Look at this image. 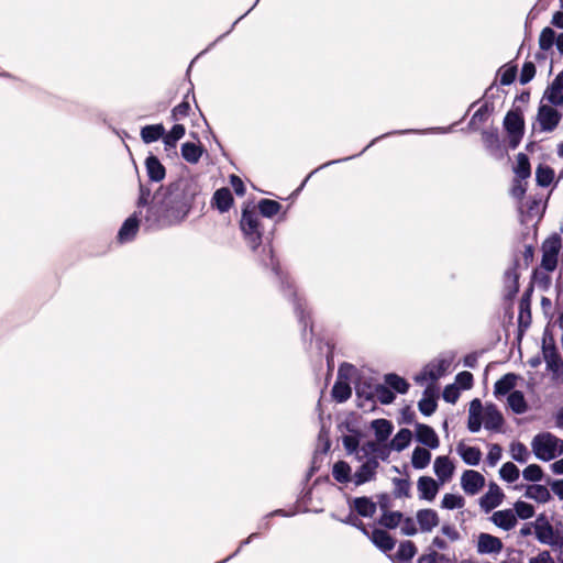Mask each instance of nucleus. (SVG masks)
<instances>
[{"instance_id":"f257e3e1","label":"nucleus","mask_w":563,"mask_h":563,"mask_svg":"<svg viewBox=\"0 0 563 563\" xmlns=\"http://www.w3.org/2000/svg\"><path fill=\"white\" fill-rule=\"evenodd\" d=\"M197 192V185L192 180L179 178L166 187H161L153 195L146 211H140V216L148 229L178 225L188 217Z\"/></svg>"},{"instance_id":"f03ea898","label":"nucleus","mask_w":563,"mask_h":563,"mask_svg":"<svg viewBox=\"0 0 563 563\" xmlns=\"http://www.w3.org/2000/svg\"><path fill=\"white\" fill-rule=\"evenodd\" d=\"M531 448L538 460L549 462L563 454V440L551 432H541L533 437Z\"/></svg>"},{"instance_id":"7ed1b4c3","label":"nucleus","mask_w":563,"mask_h":563,"mask_svg":"<svg viewBox=\"0 0 563 563\" xmlns=\"http://www.w3.org/2000/svg\"><path fill=\"white\" fill-rule=\"evenodd\" d=\"M247 245L256 251L263 243V228L260 214L254 209H244L240 221Z\"/></svg>"},{"instance_id":"20e7f679","label":"nucleus","mask_w":563,"mask_h":563,"mask_svg":"<svg viewBox=\"0 0 563 563\" xmlns=\"http://www.w3.org/2000/svg\"><path fill=\"white\" fill-rule=\"evenodd\" d=\"M561 250L562 238L560 234L553 233L547 238L541 245V268L548 273L555 271Z\"/></svg>"},{"instance_id":"39448f33","label":"nucleus","mask_w":563,"mask_h":563,"mask_svg":"<svg viewBox=\"0 0 563 563\" xmlns=\"http://www.w3.org/2000/svg\"><path fill=\"white\" fill-rule=\"evenodd\" d=\"M537 540L550 547H556L561 542V534L555 531L552 523L544 514H540L532 522Z\"/></svg>"},{"instance_id":"423d86ee","label":"nucleus","mask_w":563,"mask_h":563,"mask_svg":"<svg viewBox=\"0 0 563 563\" xmlns=\"http://www.w3.org/2000/svg\"><path fill=\"white\" fill-rule=\"evenodd\" d=\"M504 126L509 135V146L515 150L523 136L525 121L522 114L517 111H509L504 119Z\"/></svg>"},{"instance_id":"0eeeda50","label":"nucleus","mask_w":563,"mask_h":563,"mask_svg":"<svg viewBox=\"0 0 563 563\" xmlns=\"http://www.w3.org/2000/svg\"><path fill=\"white\" fill-rule=\"evenodd\" d=\"M451 365V361L445 358H438L427 364L422 372L416 375L415 380L419 385H423L426 382L434 383L441 378Z\"/></svg>"},{"instance_id":"6e6552de","label":"nucleus","mask_w":563,"mask_h":563,"mask_svg":"<svg viewBox=\"0 0 563 563\" xmlns=\"http://www.w3.org/2000/svg\"><path fill=\"white\" fill-rule=\"evenodd\" d=\"M562 114L552 106L541 103L538 109L537 122L542 132H552L560 123Z\"/></svg>"},{"instance_id":"1a4fd4ad","label":"nucleus","mask_w":563,"mask_h":563,"mask_svg":"<svg viewBox=\"0 0 563 563\" xmlns=\"http://www.w3.org/2000/svg\"><path fill=\"white\" fill-rule=\"evenodd\" d=\"M362 465L355 471L352 479L356 486L363 485L367 482L375 479L377 468L379 466L378 460L373 456L362 461Z\"/></svg>"},{"instance_id":"9d476101","label":"nucleus","mask_w":563,"mask_h":563,"mask_svg":"<svg viewBox=\"0 0 563 563\" xmlns=\"http://www.w3.org/2000/svg\"><path fill=\"white\" fill-rule=\"evenodd\" d=\"M461 486L465 494L474 496L485 486V477L477 471L466 470L461 476Z\"/></svg>"},{"instance_id":"9b49d317","label":"nucleus","mask_w":563,"mask_h":563,"mask_svg":"<svg viewBox=\"0 0 563 563\" xmlns=\"http://www.w3.org/2000/svg\"><path fill=\"white\" fill-rule=\"evenodd\" d=\"M503 548V541L498 537L485 532L477 537L476 551L478 554H499Z\"/></svg>"},{"instance_id":"f8f14e48","label":"nucleus","mask_w":563,"mask_h":563,"mask_svg":"<svg viewBox=\"0 0 563 563\" xmlns=\"http://www.w3.org/2000/svg\"><path fill=\"white\" fill-rule=\"evenodd\" d=\"M504 497L505 495L501 488L496 483L492 482L488 485L487 493L479 499L481 508L485 512H489L503 503Z\"/></svg>"},{"instance_id":"ddd939ff","label":"nucleus","mask_w":563,"mask_h":563,"mask_svg":"<svg viewBox=\"0 0 563 563\" xmlns=\"http://www.w3.org/2000/svg\"><path fill=\"white\" fill-rule=\"evenodd\" d=\"M357 395L358 396H365L366 399H376L380 404L388 405L391 404L395 400V394L391 391V389L385 384H378L373 387L371 391L365 394L363 390L357 388Z\"/></svg>"},{"instance_id":"4468645a","label":"nucleus","mask_w":563,"mask_h":563,"mask_svg":"<svg viewBox=\"0 0 563 563\" xmlns=\"http://www.w3.org/2000/svg\"><path fill=\"white\" fill-rule=\"evenodd\" d=\"M417 489L420 499L432 501L440 489V484L430 476H421L418 479Z\"/></svg>"},{"instance_id":"2eb2a0df","label":"nucleus","mask_w":563,"mask_h":563,"mask_svg":"<svg viewBox=\"0 0 563 563\" xmlns=\"http://www.w3.org/2000/svg\"><path fill=\"white\" fill-rule=\"evenodd\" d=\"M139 218L136 212L130 216L121 225L118 232V241L123 244L134 240L139 231Z\"/></svg>"},{"instance_id":"dca6fc26","label":"nucleus","mask_w":563,"mask_h":563,"mask_svg":"<svg viewBox=\"0 0 563 563\" xmlns=\"http://www.w3.org/2000/svg\"><path fill=\"white\" fill-rule=\"evenodd\" d=\"M482 415H483L484 427L487 430H493V431L500 430V428L504 423V418L495 405H487L485 408L483 407Z\"/></svg>"},{"instance_id":"f3484780","label":"nucleus","mask_w":563,"mask_h":563,"mask_svg":"<svg viewBox=\"0 0 563 563\" xmlns=\"http://www.w3.org/2000/svg\"><path fill=\"white\" fill-rule=\"evenodd\" d=\"M433 470L440 483L444 484L452 478L455 466L448 456H438Z\"/></svg>"},{"instance_id":"a211bd4d","label":"nucleus","mask_w":563,"mask_h":563,"mask_svg":"<svg viewBox=\"0 0 563 563\" xmlns=\"http://www.w3.org/2000/svg\"><path fill=\"white\" fill-rule=\"evenodd\" d=\"M492 522L498 528L509 531L517 526V517L512 509L495 511L490 517Z\"/></svg>"},{"instance_id":"6ab92c4d","label":"nucleus","mask_w":563,"mask_h":563,"mask_svg":"<svg viewBox=\"0 0 563 563\" xmlns=\"http://www.w3.org/2000/svg\"><path fill=\"white\" fill-rule=\"evenodd\" d=\"M416 438L420 443L429 446L430 449H437L440 445L439 437L435 431L423 423L416 424Z\"/></svg>"},{"instance_id":"aec40b11","label":"nucleus","mask_w":563,"mask_h":563,"mask_svg":"<svg viewBox=\"0 0 563 563\" xmlns=\"http://www.w3.org/2000/svg\"><path fill=\"white\" fill-rule=\"evenodd\" d=\"M345 369H352V366L344 365V366L340 367L339 379L336 380V383L334 384V386L332 388V396L339 402L346 401L351 397V394H352V389H351L349 383L342 380L343 372Z\"/></svg>"},{"instance_id":"412c9836","label":"nucleus","mask_w":563,"mask_h":563,"mask_svg":"<svg viewBox=\"0 0 563 563\" xmlns=\"http://www.w3.org/2000/svg\"><path fill=\"white\" fill-rule=\"evenodd\" d=\"M483 405L479 399H473L470 404L467 428L471 432H478L483 422Z\"/></svg>"},{"instance_id":"4be33fe9","label":"nucleus","mask_w":563,"mask_h":563,"mask_svg":"<svg viewBox=\"0 0 563 563\" xmlns=\"http://www.w3.org/2000/svg\"><path fill=\"white\" fill-rule=\"evenodd\" d=\"M416 518L422 532H430L440 522L438 512L429 508L419 510Z\"/></svg>"},{"instance_id":"5701e85b","label":"nucleus","mask_w":563,"mask_h":563,"mask_svg":"<svg viewBox=\"0 0 563 563\" xmlns=\"http://www.w3.org/2000/svg\"><path fill=\"white\" fill-rule=\"evenodd\" d=\"M350 507L357 512V515L372 518L377 509L376 504L368 497H356L352 499Z\"/></svg>"},{"instance_id":"b1692460","label":"nucleus","mask_w":563,"mask_h":563,"mask_svg":"<svg viewBox=\"0 0 563 563\" xmlns=\"http://www.w3.org/2000/svg\"><path fill=\"white\" fill-rule=\"evenodd\" d=\"M373 456H375L377 460L378 457L384 460L387 456L385 454V451L379 448V443L377 441H368L363 445L358 446V450H356V460L358 462H362Z\"/></svg>"},{"instance_id":"393cba45","label":"nucleus","mask_w":563,"mask_h":563,"mask_svg":"<svg viewBox=\"0 0 563 563\" xmlns=\"http://www.w3.org/2000/svg\"><path fill=\"white\" fill-rule=\"evenodd\" d=\"M543 357L549 371L559 374L563 372V360L554 346L543 345Z\"/></svg>"},{"instance_id":"a878e982","label":"nucleus","mask_w":563,"mask_h":563,"mask_svg":"<svg viewBox=\"0 0 563 563\" xmlns=\"http://www.w3.org/2000/svg\"><path fill=\"white\" fill-rule=\"evenodd\" d=\"M420 412L424 416H431L437 409L435 389L429 385L423 393L422 399L418 402Z\"/></svg>"},{"instance_id":"bb28decb","label":"nucleus","mask_w":563,"mask_h":563,"mask_svg":"<svg viewBox=\"0 0 563 563\" xmlns=\"http://www.w3.org/2000/svg\"><path fill=\"white\" fill-rule=\"evenodd\" d=\"M145 167L148 178L152 181H161L165 178V167L156 156L150 155L145 161Z\"/></svg>"},{"instance_id":"cd10ccee","label":"nucleus","mask_w":563,"mask_h":563,"mask_svg":"<svg viewBox=\"0 0 563 563\" xmlns=\"http://www.w3.org/2000/svg\"><path fill=\"white\" fill-rule=\"evenodd\" d=\"M367 537L384 552L390 551L395 547V540L384 530L375 529Z\"/></svg>"},{"instance_id":"c85d7f7f","label":"nucleus","mask_w":563,"mask_h":563,"mask_svg":"<svg viewBox=\"0 0 563 563\" xmlns=\"http://www.w3.org/2000/svg\"><path fill=\"white\" fill-rule=\"evenodd\" d=\"M378 443L385 442L393 433L394 426L387 419H376L371 423Z\"/></svg>"},{"instance_id":"c756f323","label":"nucleus","mask_w":563,"mask_h":563,"mask_svg":"<svg viewBox=\"0 0 563 563\" xmlns=\"http://www.w3.org/2000/svg\"><path fill=\"white\" fill-rule=\"evenodd\" d=\"M456 451L462 460L468 465L475 466L481 462L482 452L478 448L467 446L461 442L457 444Z\"/></svg>"},{"instance_id":"7c9ffc66","label":"nucleus","mask_w":563,"mask_h":563,"mask_svg":"<svg viewBox=\"0 0 563 563\" xmlns=\"http://www.w3.org/2000/svg\"><path fill=\"white\" fill-rule=\"evenodd\" d=\"M212 201H213L214 207L220 212L223 213V212H227L231 208V206L233 203V196L229 188H221L214 192Z\"/></svg>"},{"instance_id":"2f4dec72","label":"nucleus","mask_w":563,"mask_h":563,"mask_svg":"<svg viewBox=\"0 0 563 563\" xmlns=\"http://www.w3.org/2000/svg\"><path fill=\"white\" fill-rule=\"evenodd\" d=\"M518 273L516 269H508L504 276V291L507 299H511L519 290Z\"/></svg>"},{"instance_id":"473e14b6","label":"nucleus","mask_w":563,"mask_h":563,"mask_svg":"<svg viewBox=\"0 0 563 563\" xmlns=\"http://www.w3.org/2000/svg\"><path fill=\"white\" fill-rule=\"evenodd\" d=\"M525 496L540 504L548 503L551 498L550 490L545 486L538 484L529 485L526 489Z\"/></svg>"},{"instance_id":"72a5a7b5","label":"nucleus","mask_w":563,"mask_h":563,"mask_svg":"<svg viewBox=\"0 0 563 563\" xmlns=\"http://www.w3.org/2000/svg\"><path fill=\"white\" fill-rule=\"evenodd\" d=\"M164 134L165 128L163 126V124L145 125L141 129V139L146 144L163 139Z\"/></svg>"},{"instance_id":"f704fd0d","label":"nucleus","mask_w":563,"mask_h":563,"mask_svg":"<svg viewBox=\"0 0 563 563\" xmlns=\"http://www.w3.org/2000/svg\"><path fill=\"white\" fill-rule=\"evenodd\" d=\"M412 433L409 429H400L390 441V449L397 452L404 451L410 444Z\"/></svg>"},{"instance_id":"c9c22d12","label":"nucleus","mask_w":563,"mask_h":563,"mask_svg":"<svg viewBox=\"0 0 563 563\" xmlns=\"http://www.w3.org/2000/svg\"><path fill=\"white\" fill-rule=\"evenodd\" d=\"M517 376L515 374H506L495 383L494 394L495 396H504L510 394L511 389L516 385Z\"/></svg>"},{"instance_id":"e433bc0d","label":"nucleus","mask_w":563,"mask_h":563,"mask_svg":"<svg viewBox=\"0 0 563 563\" xmlns=\"http://www.w3.org/2000/svg\"><path fill=\"white\" fill-rule=\"evenodd\" d=\"M201 155L202 148L196 143L186 142L181 145V156L186 162L196 164L199 162Z\"/></svg>"},{"instance_id":"4c0bfd02","label":"nucleus","mask_w":563,"mask_h":563,"mask_svg":"<svg viewBox=\"0 0 563 563\" xmlns=\"http://www.w3.org/2000/svg\"><path fill=\"white\" fill-rule=\"evenodd\" d=\"M431 461V453L421 446H417L411 456V464L416 470L426 468Z\"/></svg>"},{"instance_id":"58836bf2","label":"nucleus","mask_w":563,"mask_h":563,"mask_svg":"<svg viewBox=\"0 0 563 563\" xmlns=\"http://www.w3.org/2000/svg\"><path fill=\"white\" fill-rule=\"evenodd\" d=\"M185 126L183 124H175L172 130L164 134L163 142L165 144V148L168 151L170 148H175L177 142L185 135Z\"/></svg>"},{"instance_id":"ea45409f","label":"nucleus","mask_w":563,"mask_h":563,"mask_svg":"<svg viewBox=\"0 0 563 563\" xmlns=\"http://www.w3.org/2000/svg\"><path fill=\"white\" fill-rule=\"evenodd\" d=\"M508 405L510 409L518 415L527 411V402L525 396L519 390H514L508 395Z\"/></svg>"},{"instance_id":"a19ab883","label":"nucleus","mask_w":563,"mask_h":563,"mask_svg":"<svg viewBox=\"0 0 563 563\" xmlns=\"http://www.w3.org/2000/svg\"><path fill=\"white\" fill-rule=\"evenodd\" d=\"M385 384L399 394H406L409 389L408 382L397 374L385 375Z\"/></svg>"},{"instance_id":"79ce46f5","label":"nucleus","mask_w":563,"mask_h":563,"mask_svg":"<svg viewBox=\"0 0 563 563\" xmlns=\"http://www.w3.org/2000/svg\"><path fill=\"white\" fill-rule=\"evenodd\" d=\"M332 475L339 483H347L353 481L351 476V466L343 461L336 462L333 465Z\"/></svg>"},{"instance_id":"37998d69","label":"nucleus","mask_w":563,"mask_h":563,"mask_svg":"<svg viewBox=\"0 0 563 563\" xmlns=\"http://www.w3.org/2000/svg\"><path fill=\"white\" fill-rule=\"evenodd\" d=\"M515 174L517 178L527 179L531 175V167L529 158L526 154L519 153L517 155V164L515 167Z\"/></svg>"},{"instance_id":"c03bdc74","label":"nucleus","mask_w":563,"mask_h":563,"mask_svg":"<svg viewBox=\"0 0 563 563\" xmlns=\"http://www.w3.org/2000/svg\"><path fill=\"white\" fill-rule=\"evenodd\" d=\"M280 209H282V205L279 202H277L276 200L262 199L258 202L260 213L266 218H273L280 211Z\"/></svg>"},{"instance_id":"a18cd8bd","label":"nucleus","mask_w":563,"mask_h":563,"mask_svg":"<svg viewBox=\"0 0 563 563\" xmlns=\"http://www.w3.org/2000/svg\"><path fill=\"white\" fill-rule=\"evenodd\" d=\"M554 178V172L551 167L539 165L536 170L537 184L541 187H548L551 185Z\"/></svg>"},{"instance_id":"49530a36","label":"nucleus","mask_w":563,"mask_h":563,"mask_svg":"<svg viewBox=\"0 0 563 563\" xmlns=\"http://www.w3.org/2000/svg\"><path fill=\"white\" fill-rule=\"evenodd\" d=\"M416 552L417 549L413 542L404 541L399 544L396 556L401 562H409L415 556Z\"/></svg>"},{"instance_id":"de8ad7c7","label":"nucleus","mask_w":563,"mask_h":563,"mask_svg":"<svg viewBox=\"0 0 563 563\" xmlns=\"http://www.w3.org/2000/svg\"><path fill=\"white\" fill-rule=\"evenodd\" d=\"M512 510L517 518L523 520L530 519L534 516V507L526 501H516Z\"/></svg>"},{"instance_id":"09e8293b","label":"nucleus","mask_w":563,"mask_h":563,"mask_svg":"<svg viewBox=\"0 0 563 563\" xmlns=\"http://www.w3.org/2000/svg\"><path fill=\"white\" fill-rule=\"evenodd\" d=\"M500 477L508 482L514 483L519 478V468L511 462L505 463L499 470Z\"/></svg>"},{"instance_id":"8fccbe9b","label":"nucleus","mask_w":563,"mask_h":563,"mask_svg":"<svg viewBox=\"0 0 563 563\" xmlns=\"http://www.w3.org/2000/svg\"><path fill=\"white\" fill-rule=\"evenodd\" d=\"M563 90L554 82L547 89L543 99H547L552 106L563 104Z\"/></svg>"},{"instance_id":"3c124183","label":"nucleus","mask_w":563,"mask_h":563,"mask_svg":"<svg viewBox=\"0 0 563 563\" xmlns=\"http://www.w3.org/2000/svg\"><path fill=\"white\" fill-rule=\"evenodd\" d=\"M510 454L511 457L519 463H526L530 455L527 446L521 442L511 443Z\"/></svg>"},{"instance_id":"603ef678","label":"nucleus","mask_w":563,"mask_h":563,"mask_svg":"<svg viewBox=\"0 0 563 563\" xmlns=\"http://www.w3.org/2000/svg\"><path fill=\"white\" fill-rule=\"evenodd\" d=\"M556 34L551 27H544L539 37V46L542 51H549L555 43Z\"/></svg>"},{"instance_id":"864d4df0","label":"nucleus","mask_w":563,"mask_h":563,"mask_svg":"<svg viewBox=\"0 0 563 563\" xmlns=\"http://www.w3.org/2000/svg\"><path fill=\"white\" fill-rule=\"evenodd\" d=\"M402 514L399 511L385 512L379 520V523L388 529L398 527L401 522Z\"/></svg>"},{"instance_id":"5fc2aeb1","label":"nucleus","mask_w":563,"mask_h":563,"mask_svg":"<svg viewBox=\"0 0 563 563\" xmlns=\"http://www.w3.org/2000/svg\"><path fill=\"white\" fill-rule=\"evenodd\" d=\"M465 505L462 496L455 494H445L442 499V507L445 509H460Z\"/></svg>"},{"instance_id":"6e6d98bb","label":"nucleus","mask_w":563,"mask_h":563,"mask_svg":"<svg viewBox=\"0 0 563 563\" xmlns=\"http://www.w3.org/2000/svg\"><path fill=\"white\" fill-rule=\"evenodd\" d=\"M522 476L526 481L539 482L543 477V471L539 465L530 464L523 470Z\"/></svg>"},{"instance_id":"4d7b16f0","label":"nucleus","mask_w":563,"mask_h":563,"mask_svg":"<svg viewBox=\"0 0 563 563\" xmlns=\"http://www.w3.org/2000/svg\"><path fill=\"white\" fill-rule=\"evenodd\" d=\"M500 75V84L504 86H508L514 82L517 75L516 66H504L499 69Z\"/></svg>"},{"instance_id":"13d9d810","label":"nucleus","mask_w":563,"mask_h":563,"mask_svg":"<svg viewBox=\"0 0 563 563\" xmlns=\"http://www.w3.org/2000/svg\"><path fill=\"white\" fill-rule=\"evenodd\" d=\"M395 495L396 497H408L410 492V483L404 478H395Z\"/></svg>"},{"instance_id":"bf43d9fd","label":"nucleus","mask_w":563,"mask_h":563,"mask_svg":"<svg viewBox=\"0 0 563 563\" xmlns=\"http://www.w3.org/2000/svg\"><path fill=\"white\" fill-rule=\"evenodd\" d=\"M536 75V66L531 62H527L523 64L521 74H520V84H528Z\"/></svg>"},{"instance_id":"052dcab7","label":"nucleus","mask_w":563,"mask_h":563,"mask_svg":"<svg viewBox=\"0 0 563 563\" xmlns=\"http://www.w3.org/2000/svg\"><path fill=\"white\" fill-rule=\"evenodd\" d=\"M399 527H400L401 533L405 536H413L418 531V529L416 527V521L410 517H406V518L402 517Z\"/></svg>"},{"instance_id":"680f3d73","label":"nucleus","mask_w":563,"mask_h":563,"mask_svg":"<svg viewBox=\"0 0 563 563\" xmlns=\"http://www.w3.org/2000/svg\"><path fill=\"white\" fill-rule=\"evenodd\" d=\"M419 563H452V562L445 555L433 551L429 554L422 555L419 559Z\"/></svg>"},{"instance_id":"e2e57ef3","label":"nucleus","mask_w":563,"mask_h":563,"mask_svg":"<svg viewBox=\"0 0 563 563\" xmlns=\"http://www.w3.org/2000/svg\"><path fill=\"white\" fill-rule=\"evenodd\" d=\"M262 253L265 255L261 257L262 263L265 266H271L273 271L277 273V263L273 255V250L269 245H264L262 249Z\"/></svg>"},{"instance_id":"0e129e2a","label":"nucleus","mask_w":563,"mask_h":563,"mask_svg":"<svg viewBox=\"0 0 563 563\" xmlns=\"http://www.w3.org/2000/svg\"><path fill=\"white\" fill-rule=\"evenodd\" d=\"M501 446L499 444H490L487 454V463L489 466H495L501 459Z\"/></svg>"},{"instance_id":"69168bd1","label":"nucleus","mask_w":563,"mask_h":563,"mask_svg":"<svg viewBox=\"0 0 563 563\" xmlns=\"http://www.w3.org/2000/svg\"><path fill=\"white\" fill-rule=\"evenodd\" d=\"M456 384L463 389H470L473 385V375L470 372H461L456 375Z\"/></svg>"},{"instance_id":"338daca9","label":"nucleus","mask_w":563,"mask_h":563,"mask_svg":"<svg viewBox=\"0 0 563 563\" xmlns=\"http://www.w3.org/2000/svg\"><path fill=\"white\" fill-rule=\"evenodd\" d=\"M190 106L187 101H183L173 109L172 115L174 120H180L188 115Z\"/></svg>"},{"instance_id":"774afa93","label":"nucleus","mask_w":563,"mask_h":563,"mask_svg":"<svg viewBox=\"0 0 563 563\" xmlns=\"http://www.w3.org/2000/svg\"><path fill=\"white\" fill-rule=\"evenodd\" d=\"M529 563H555L550 552L541 551L537 556L530 558Z\"/></svg>"}]
</instances>
